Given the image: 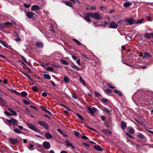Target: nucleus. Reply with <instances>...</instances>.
Segmentation results:
<instances>
[{
  "label": "nucleus",
  "mask_w": 153,
  "mask_h": 153,
  "mask_svg": "<svg viewBox=\"0 0 153 153\" xmlns=\"http://www.w3.org/2000/svg\"><path fill=\"white\" fill-rule=\"evenodd\" d=\"M85 14L86 15L89 16L92 18L97 20H101L102 19V17L100 16L99 13L97 12L93 13H92L89 12L88 13H85Z\"/></svg>",
  "instance_id": "1"
},
{
  "label": "nucleus",
  "mask_w": 153,
  "mask_h": 153,
  "mask_svg": "<svg viewBox=\"0 0 153 153\" xmlns=\"http://www.w3.org/2000/svg\"><path fill=\"white\" fill-rule=\"evenodd\" d=\"M4 121L6 124H8L10 128L11 125L16 126L17 123V120L15 119H6Z\"/></svg>",
  "instance_id": "2"
},
{
  "label": "nucleus",
  "mask_w": 153,
  "mask_h": 153,
  "mask_svg": "<svg viewBox=\"0 0 153 153\" xmlns=\"http://www.w3.org/2000/svg\"><path fill=\"white\" fill-rule=\"evenodd\" d=\"M88 110L89 112V113L91 114L92 116L94 115V113L97 112V109L94 107H92L91 108L89 106L87 107Z\"/></svg>",
  "instance_id": "3"
},
{
  "label": "nucleus",
  "mask_w": 153,
  "mask_h": 153,
  "mask_svg": "<svg viewBox=\"0 0 153 153\" xmlns=\"http://www.w3.org/2000/svg\"><path fill=\"white\" fill-rule=\"evenodd\" d=\"M29 128L36 132L40 133L41 130L38 129L36 126L33 124L29 123Z\"/></svg>",
  "instance_id": "4"
},
{
  "label": "nucleus",
  "mask_w": 153,
  "mask_h": 153,
  "mask_svg": "<svg viewBox=\"0 0 153 153\" xmlns=\"http://www.w3.org/2000/svg\"><path fill=\"white\" fill-rule=\"evenodd\" d=\"M137 137L142 140V141L145 143L146 142L147 140L145 136L142 134L139 133L137 135Z\"/></svg>",
  "instance_id": "5"
},
{
  "label": "nucleus",
  "mask_w": 153,
  "mask_h": 153,
  "mask_svg": "<svg viewBox=\"0 0 153 153\" xmlns=\"http://www.w3.org/2000/svg\"><path fill=\"white\" fill-rule=\"evenodd\" d=\"M37 123L38 124L44 127L45 129H48L49 127L46 122L41 121H38Z\"/></svg>",
  "instance_id": "6"
},
{
  "label": "nucleus",
  "mask_w": 153,
  "mask_h": 153,
  "mask_svg": "<svg viewBox=\"0 0 153 153\" xmlns=\"http://www.w3.org/2000/svg\"><path fill=\"white\" fill-rule=\"evenodd\" d=\"M125 22H127L129 25H132L133 23L134 24L135 20L132 18H129L125 19Z\"/></svg>",
  "instance_id": "7"
},
{
  "label": "nucleus",
  "mask_w": 153,
  "mask_h": 153,
  "mask_svg": "<svg viewBox=\"0 0 153 153\" xmlns=\"http://www.w3.org/2000/svg\"><path fill=\"white\" fill-rule=\"evenodd\" d=\"M40 10V7L38 5L34 4L33 5L31 8V10L32 11L35 10L39 11Z\"/></svg>",
  "instance_id": "8"
},
{
  "label": "nucleus",
  "mask_w": 153,
  "mask_h": 153,
  "mask_svg": "<svg viewBox=\"0 0 153 153\" xmlns=\"http://www.w3.org/2000/svg\"><path fill=\"white\" fill-rule=\"evenodd\" d=\"M42 145L45 149H49L50 148V144L48 142L45 141L43 143Z\"/></svg>",
  "instance_id": "9"
},
{
  "label": "nucleus",
  "mask_w": 153,
  "mask_h": 153,
  "mask_svg": "<svg viewBox=\"0 0 153 153\" xmlns=\"http://www.w3.org/2000/svg\"><path fill=\"white\" fill-rule=\"evenodd\" d=\"M35 46L36 48H42L44 47V44L42 42L37 41L36 43Z\"/></svg>",
  "instance_id": "10"
},
{
  "label": "nucleus",
  "mask_w": 153,
  "mask_h": 153,
  "mask_svg": "<svg viewBox=\"0 0 153 153\" xmlns=\"http://www.w3.org/2000/svg\"><path fill=\"white\" fill-rule=\"evenodd\" d=\"M118 25L114 22H112L110 23L109 28L116 29Z\"/></svg>",
  "instance_id": "11"
},
{
  "label": "nucleus",
  "mask_w": 153,
  "mask_h": 153,
  "mask_svg": "<svg viewBox=\"0 0 153 153\" xmlns=\"http://www.w3.org/2000/svg\"><path fill=\"white\" fill-rule=\"evenodd\" d=\"M151 57V56L150 55L149 53L146 52L143 53V59H148Z\"/></svg>",
  "instance_id": "12"
},
{
  "label": "nucleus",
  "mask_w": 153,
  "mask_h": 153,
  "mask_svg": "<svg viewBox=\"0 0 153 153\" xmlns=\"http://www.w3.org/2000/svg\"><path fill=\"white\" fill-rule=\"evenodd\" d=\"M9 140L12 144L14 145L17 143L18 139H14L11 137H10L9 138Z\"/></svg>",
  "instance_id": "13"
},
{
  "label": "nucleus",
  "mask_w": 153,
  "mask_h": 153,
  "mask_svg": "<svg viewBox=\"0 0 153 153\" xmlns=\"http://www.w3.org/2000/svg\"><path fill=\"white\" fill-rule=\"evenodd\" d=\"M102 131L105 134H110L112 133L111 131L108 129H104L102 130Z\"/></svg>",
  "instance_id": "14"
},
{
  "label": "nucleus",
  "mask_w": 153,
  "mask_h": 153,
  "mask_svg": "<svg viewBox=\"0 0 153 153\" xmlns=\"http://www.w3.org/2000/svg\"><path fill=\"white\" fill-rule=\"evenodd\" d=\"M127 131L129 133L131 134H134L135 132V130L132 127H128L127 128Z\"/></svg>",
  "instance_id": "15"
},
{
  "label": "nucleus",
  "mask_w": 153,
  "mask_h": 153,
  "mask_svg": "<svg viewBox=\"0 0 153 153\" xmlns=\"http://www.w3.org/2000/svg\"><path fill=\"white\" fill-rule=\"evenodd\" d=\"M121 126L123 129H125L127 127V125L126 123L123 121H122L121 123Z\"/></svg>",
  "instance_id": "16"
},
{
  "label": "nucleus",
  "mask_w": 153,
  "mask_h": 153,
  "mask_svg": "<svg viewBox=\"0 0 153 153\" xmlns=\"http://www.w3.org/2000/svg\"><path fill=\"white\" fill-rule=\"evenodd\" d=\"M94 149L98 151L101 152L103 150V149L101 148V146L98 145H95L94 146Z\"/></svg>",
  "instance_id": "17"
},
{
  "label": "nucleus",
  "mask_w": 153,
  "mask_h": 153,
  "mask_svg": "<svg viewBox=\"0 0 153 153\" xmlns=\"http://www.w3.org/2000/svg\"><path fill=\"white\" fill-rule=\"evenodd\" d=\"M65 143L67 146H71L74 149H75V147H74L67 139L66 140Z\"/></svg>",
  "instance_id": "18"
},
{
  "label": "nucleus",
  "mask_w": 153,
  "mask_h": 153,
  "mask_svg": "<svg viewBox=\"0 0 153 153\" xmlns=\"http://www.w3.org/2000/svg\"><path fill=\"white\" fill-rule=\"evenodd\" d=\"M0 105L2 106L5 105V101L1 97H0Z\"/></svg>",
  "instance_id": "19"
},
{
  "label": "nucleus",
  "mask_w": 153,
  "mask_h": 153,
  "mask_svg": "<svg viewBox=\"0 0 153 153\" xmlns=\"http://www.w3.org/2000/svg\"><path fill=\"white\" fill-rule=\"evenodd\" d=\"M132 4L131 3L128 2H126L124 3L123 6L125 7H128L129 6H131Z\"/></svg>",
  "instance_id": "20"
},
{
  "label": "nucleus",
  "mask_w": 153,
  "mask_h": 153,
  "mask_svg": "<svg viewBox=\"0 0 153 153\" xmlns=\"http://www.w3.org/2000/svg\"><path fill=\"white\" fill-rule=\"evenodd\" d=\"M70 80L69 78L66 76H65L63 78V81L65 83H68Z\"/></svg>",
  "instance_id": "21"
},
{
  "label": "nucleus",
  "mask_w": 153,
  "mask_h": 153,
  "mask_svg": "<svg viewBox=\"0 0 153 153\" xmlns=\"http://www.w3.org/2000/svg\"><path fill=\"white\" fill-rule=\"evenodd\" d=\"M89 16L87 15L84 18V19L88 22H91V20Z\"/></svg>",
  "instance_id": "22"
},
{
  "label": "nucleus",
  "mask_w": 153,
  "mask_h": 153,
  "mask_svg": "<svg viewBox=\"0 0 153 153\" xmlns=\"http://www.w3.org/2000/svg\"><path fill=\"white\" fill-rule=\"evenodd\" d=\"M45 136L47 139H51L52 137V136L49 133H46L45 134Z\"/></svg>",
  "instance_id": "23"
},
{
  "label": "nucleus",
  "mask_w": 153,
  "mask_h": 153,
  "mask_svg": "<svg viewBox=\"0 0 153 153\" xmlns=\"http://www.w3.org/2000/svg\"><path fill=\"white\" fill-rule=\"evenodd\" d=\"M5 27H9L12 25V23L10 22H7L4 23Z\"/></svg>",
  "instance_id": "24"
},
{
  "label": "nucleus",
  "mask_w": 153,
  "mask_h": 153,
  "mask_svg": "<svg viewBox=\"0 0 153 153\" xmlns=\"http://www.w3.org/2000/svg\"><path fill=\"white\" fill-rule=\"evenodd\" d=\"M114 92L115 93L118 94L119 96H121L123 95V94L120 91L117 90H114Z\"/></svg>",
  "instance_id": "25"
},
{
  "label": "nucleus",
  "mask_w": 153,
  "mask_h": 153,
  "mask_svg": "<svg viewBox=\"0 0 153 153\" xmlns=\"http://www.w3.org/2000/svg\"><path fill=\"white\" fill-rule=\"evenodd\" d=\"M43 77L45 79H50L51 78V77L50 75L47 74H45L43 75Z\"/></svg>",
  "instance_id": "26"
},
{
  "label": "nucleus",
  "mask_w": 153,
  "mask_h": 153,
  "mask_svg": "<svg viewBox=\"0 0 153 153\" xmlns=\"http://www.w3.org/2000/svg\"><path fill=\"white\" fill-rule=\"evenodd\" d=\"M65 4L66 5L70 7H72L73 5L72 3L67 1H65Z\"/></svg>",
  "instance_id": "27"
},
{
  "label": "nucleus",
  "mask_w": 153,
  "mask_h": 153,
  "mask_svg": "<svg viewBox=\"0 0 153 153\" xmlns=\"http://www.w3.org/2000/svg\"><path fill=\"white\" fill-rule=\"evenodd\" d=\"M143 19H140L137 21L135 20V22H134V24H140L142 23L143 22Z\"/></svg>",
  "instance_id": "28"
},
{
  "label": "nucleus",
  "mask_w": 153,
  "mask_h": 153,
  "mask_svg": "<svg viewBox=\"0 0 153 153\" xmlns=\"http://www.w3.org/2000/svg\"><path fill=\"white\" fill-rule=\"evenodd\" d=\"M94 94L96 97H102L100 94L98 92L95 91L94 92Z\"/></svg>",
  "instance_id": "29"
},
{
  "label": "nucleus",
  "mask_w": 153,
  "mask_h": 153,
  "mask_svg": "<svg viewBox=\"0 0 153 153\" xmlns=\"http://www.w3.org/2000/svg\"><path fill=\"white\" fill-rule=\"evenodd\" d=\"M34 15L35 16H36V15L34 13L32 12H29V19H31V18L34 17L33 15Z\"/></svg>",
  "instance_id": "30"
},
{
  "label": "nucleus",
  "mask_w": 153,
  "mask_h": 153,
  "mask_svg": "<svg viewBox=\"0 0 153 153\" xmlns=\"http://www.w3.org/2000/svg\"><path fill=\"white\" fill-rule=\"evenodd\" d=\"M105 93L108 94V93H110L112 92V90L109 88L107 89L104 91Z\"/></svg>",
  "instance_id": "31"
},
{
  "label": "nucleus",
  "mask_w": 153,
  "mask_h": 153,
  "mask_svg": "<svg viewBox=\"0 0 153 153\" xmlns=\"http://www.w3.org/2000/svg\"><path fill=\"white\" fill-rule=\"evenodd\" d=\"M32 88L33 91L34 92H37L39 91L38 88L36 86H33L32 87Z\"/></svg>",
  "instance_id": "32"
},
{
  "label": "nucleus",
  "mask_w": 153,
  "mask_h": 153,
  "mask_svg": "<svg viewBox=\"0 0 153 153\" xmlns=\"http://www.w3.org/2000/svg\"><path fill=\"white\" fill-rule=\"evenodd\" d=\"M143 36L145 37H146L148 39H149L150 37V33H146L145 34H144Z\"/></svg>",
  "instance_id": "33"
},
{
  "label": "nucleus",
  "mask_w": 153,
  "mask_h": 153,
  "mask_svg": "<svg viewBox=\"0 0 153 153\" xmlns=\"http://www.w3.org/2000/svg\"><path fill=\"white\" fill-rule=\"evenodd\" d=\"M60 62H61V63L63 64L66 65H68V63L66 62V61L64 59H61L60 60Z\"/></svg>",
  "instance_id": "34"
},
{
  "label": "nucleus",
  "mask_w": 153,
  "mask_h": 153,
  "mask_svg": "<svg viewBox=\"0 0 153 153\" xmlns=\"http://www.w3.org/2000/svg\"><path fill=\"white\" fill-rule=\"evenodd\" d=\"M14 131L17 134H20L21 133V131L17 128H14Z\"/></svg>",
  "instance_id": "35"
},
{
  "label": "nucleus",
  "mask_w": 153,
  "mask_h": 153,
  "mask_svg": "<svg viewBox=\"0 0 153 153\" xmlns=\"http://www.w3.org/2000/svg\"><path fill=\"white\" fill-rule=\"evenodd\" d=\"M79 82L84 85H85L84 80L81 76L80 77Z\"/></svg>",
  "instance_id": "36"
},
{
  "label": "nucleus",
  "mask_w": 153,
  "mask_h": 153,
  "mask_svg": "<svg viewBox=\"0 0 153 153\" xmlns=\"http://www.w3.org/2000/svg\"><path fill=\"white\" fill-rule=\"evenodd\" d=\"M5 28V27L4 23L0 24V29H4Z\"/></svg>",
  "instance_id": "37"
},
{
  "label": "nucleus",
  "mask_w": 153,
  "mask_h": 153,
  "mask_svg": "<svg viewBox=\"0 0 153 153\" xmlns=\"http://www.w3.org/2000/svg\"><path fill=\"white\" fill-rule=\"evenodd\" d=\"M75 114L81 120L83 121L84 120V118L82 117V116L80 114Z\"/></svg>",
  "instance_id": "38"
},
{
  "label": "nucleus",
  "mask_w": 153,
  "mask_h": 153,
  "mask_svg": "<svg viewBox=\"0 0 153 153\" xmlns=\"http://www.w3.org/2000/svg\"><path fill=\"white\" fill-rule=\"evenodd\" d=\"M108 100L107 99L104 98H103L100 100L101 102L103 103H106L108 101Z\"/></svg>",
  "instance_id": "39"
},
{
  "label": "nucleus",
  "mask_w": 153,
  "mask_h": 153,
  "mask_svg": "<svg viewBox=\"0 0 153 153\" xmlns=\"http://www.w3.org/2000/svg\"><path fill=\"white\" fill-rule=\"evenodd\" d=\"M46 70L48 71L53 72V69L52 67H49L47 68Z\"/></svg>",
  "instance_id": "40"
},
{
  "label": "nucleus",
  "mask_w": 153,
  "mask_h": 153,
  "mask_svg": "<svg viewBox=\"0 0 153 153\" xmlns=\"http://www.w3.org/2000/svg\"><path fill=\"white\" fill-rule=\"evenodd\" d=\"M21 95L23 97H25L27 96V93L25 91H22L21 93Z\"/></svg>",
  "instance_id": "41"
},
{
  "label": "nucleus",
  "mask_w": 153,
  "mask_h": 153,
  "mask_svg": "<svg viewBox=\"0 0 153 153\" xmlns=\"http://www.w3.org/2000/svg\"><path fill=\"white\" fill-rule=\"evenodd\" d=\"M126 135L128 136V137L131 138V139H135V138L134 137L132 136V135H131L130 134H129L128 133V132H126Z\"/></svg>",
  "instance_id": "42"
},
{
  "label": "nucleus",
  "mask_w": 153,
  "mask_h": 153,
  "mask_svg": "<svg viewBox=\"0 0 153 153\" xmlns=\"http://www.w3.org/2000/svg\"><path fill=\"white\" fill-rule=\"evenodd\" d=\"M0 43L3 46H4L6 48H8L7 44L4 43L3 41L2 40H0Z\"/></svg>",
  "instance_id": "43"
},
{
  "label": "nucleus",
  "mask_w": 153,
  "mask_h": 153,
  "mask_svg": "<svg viewBox=\"0 0 153 153\" xmlns=\"http://www.w3.org/2000/svg\"><path fill=\"white\" fill-rule=\"evenodd\" d=\"M71 67L74 69L76 70L77 71L79 70V68L78 66L75 65H72Z\"/></svg>",
  "instance_id": "44"
},
{
  "label": "nucleus",
  "mask_w": 153,
  "mask_h": 153,
  "mask_svg": "<svg viewBox=\"0 0 153 153\" xmlns=\"http://www.w3.org/2000/svg\"><path fill=\"white\" fill-rule=\"evenodd\" d=\"M73 40H74L80 46L81 45L82 43L77 40L76 39H73Z\"/></svg>",
  "instance_id": "45"
},
{
  "label": "nucleus",
  "mask_w": 153,
  "mask_h": 153,
  "mask_svg": "<svg viewBox=\"0 0 153 153\" xmlns=\"http://www.w3.org/2000/svg\"><path fill=\"white\" fill-rule=\"evenodd\" d=\"M107 85H108V86L111 88L113 89L115 88V87L112 86L111 84V83H108Z\"/></svg>",
  "instance_id": "46"
},
{
  "label": "nucleus",
  "mask_w": 153,
  "mask_h": 153,
  "mask_svg": "<svg viewBox=\"0 0 153 153\" xmlns=\"http://www.w3.org/2000/svg\"><path fill=\"white\" fill-rule=\"evenodd\" d=\"M29 107L32 108L33 109L35 110V111H37L38 110V109L36 107L32 105H29Z\"/></svg>",
  "instance_id": "47"
},
{
  "label": "nucleus",
  "mask_w": 153,
  "mask_h": 153,
  "mask_svg": "<svg viewBox=\"0 0 153 153\" xmlns=\"http://www.w3.org/2000/svg\"><path fill=\"white\" fill-rule=\"evenodd\" d=\"M102 110L106 113H109L110 112V111L106 108H104Z\"/></svg>",
  "instance_id": "48"
},
{
  "label": "nucleus",
  "mask_w": 153,
  "mask_h": 153,
  "mask_svg": "<svg viewBox=\"0 0 153 153\" xmlns=\"http://www.w3.org/2000/svg\"><path fill=\"white\" fill-rule=\"evenodd\" d=\"M4 114H6V115L8 116H11L12 115L9 112L7 111H5Z\"/></svg>",
  "instance_id": "49"
},
{
  "label": "nucleus",
  "mask_w": 153,
  "mask_h": 153,
  "mask_svg": "<svg viewBox=\"0 0 153 153\" xmlns=\"http://www.w3.org/2000/svg\"><path fill=\"white\" fill-rule=\"evenodd\" d=\"M23 102L26 105H28L29 104V102L27 100L23 99Z\"/></svg>",
  "instance_id": "50"
},
{
  "label": "nucleus",
  "mask_w": 153,
  "mask_h": 153,
  "mask_svg": "<svg viewBox=\"0 0 153 153\" xmlns=\"http://www.w3.org/2000/svg\"><path fill=\"white\" fill-rule=\"evenodd\" d=\"M81 137L83 139L85 140H87L88 139V138L87 137L84 135H82Z\"/></svg>",
  "instance_id": "51"
},
{
  "label": "nucleus",
  "mask_w": 153,
  "mask_h": 153,
  "mask_svg": "<svg viewBox=\"0 0 153 153\" xmlns=\"http://www.w3.org/2000/svg\"><path fill=\"white\" fill-rule=\"evenodd\" d=\"M74 133L75 135L76 136H78L79 134V133L76 131H74Z\"/></svg>",
  "instance_id": "52"
},
{
  "label": "nucleus",
  "mask_w": 153,
  "mask_h": 153,
  "mask_svg": "<svg viewBox=\"0 0 153 153\" xmlns=\"http://www.w3.org/2000/svg\"><path fill=\"white\" fill-rule=\"evenodd\" d=\"M147 18V20L148 21H151L152 19V18L150 17V16H147L146 17Z\"/></svg>",
  "instance_id": "53"
},
{
  "label": "nucleus",
  "mask_w": 153,
  "mask_h": 153,
  "mask_svg": "<svg viewBox=\"0 0 153 153\" xmlns=\"http://www.w3.org/2000/svg\"><path fill=\"white\" fill-rule=\"evenodd\" d=\"M11 112L12 113V114H13V115H16V112L15 111H14V110H13L12 111H11Z\"/></svg>",
  "instance_id": "54"
},
{
  "label": "nucleus",
  "mask_w": 153,
  "mask_h": 153,
  "mask_svg": "<svg viewBox=\"0 0 153 153\" xmlns=\"http://www.w3.org/2000/svg\"><path fill=\"white\" fill-rule=\"evenodd\" d=\"M57 131L59 133L61 134H63V132L62 131V130L60 129H57Z\"/></svg>",
  "instance_id": "55"
},
{
  "label": "nucleus",
  "mask_w": 153,
  "mask_h": 153,
  "mask_svg": "<svg viewBox=\"0 0 153 153\" xmlns=\"http://www.w3.org/2000/svg\"><path fill=\"white\" fill-rule=\"evenodd\" d=\"M24 7L26 8H29V4H27L26 3H24Z\"/></svg>",
  "instance_id": "56"
},
{
  "label": "nucleus",
  "mask_w": 153,
  "mask_h": 153,
  "mask_svg": "<svg viewBox=\"0 0 153 153\" xmlns=\"http://www.w3.org/2000/svg\"><path fill=\"white\" fill-rule=\"evenodd\" d=\"M83 58L84 60H85V59H88V58L85 54V55H84V56H83Z\"/></svg>",
  "instance_id": "57"
},
{
  "label": "nucleus",
  "mask_w": 153,
  "mask_h": 153,
  "mask_svg": "<svg viewBox=\"0 0 153 153\" xmlns=\"http://www.w3.org/2000/svg\"><path fill=\"white\" fill-rule=\"evenodd\" d=\"M108 22H105V24L104 25H102L103 26L105 27H106L108 25Z\"/></svg>",
  "instance_id": "58"
},
{
  "label": "nucleus",
  "mask_w": 153,
  "mask_h": 153,
  "mask_svg": "<svg viewBox=\"0 0 153 153\" xmlns=\"http://www.w3.org/2000/svg\"><path fill=\"white\" fill-rule=\"evenodd\" d=\"M15 40L16 41L20 42L21 40V39L20 38L18 37L17 38L15 39Z\"/></svg>",
  "instance_id": "59"
},
{
  "label": "nucleus",
  "mask_w": 153,
  "mask_h": 153,
  "mask_svg": "<svg viewBox=\"0 0 153 153\" xmlns=\"http://www.w3.org/2000/svg\"><path fill=\"white\" fill-rule=\"evenodd\" d=\"M23 74L25 75V76H27L28 78H29V75L27 73H26L25 72H23Z\"/></svg>",
  "instance_id": "60"
},
{
  "label": "nucleus",
  "mask_w": 153,
  "mask_h": 153,
  "mask_svg": "<svg viewBox=\"0 0 153 153\" xmlns=\"http://www.w3.org/2000/svg\"><path fill=\"white\" fill-rule=\"evenodd\" d=\"M90 9L92 10H95L96 9V7L95 6H92L90 7Z\"/></svg>",
  "instance_id": "61"
},
{
  "label": "nucleus",
  "mask_w": 153,
  "mask_h": 153,
  "mask_svg": "<svg viewBox=\"0 0 153 153\" xmlns=\"http://www.w3.org/2000/svg\"><path fill=\"white\" fill-rule=\"evenodd\" d=\"M64 114H66V116H68L69 114V113L68 112V111H64Z\"/></svg>",
  "instance_id": "62"
},
{
  "label": "nucleus",
  "mask_w": 153,
  "mask_h": 153,
  "mask_svg": "<svg viewBox=\"0 0 153 153\" xmlns=\"http://www.w3.org/2000/svg\"><path fill=\"white\" fill-rule=\"evenodd\" d=\"M47 95V94L45 92H43L42 94V95L44 97H45Z\"/></svg>",
  "instance_id": "63"
},
{
  "label": "nucleus",
  "mask_w": 153,
  "mask_h": 153,
  "mask_svg": "<svg viewBox=\"0 0 153 153\" xmlns=\"http://www.w3.org/2000/svg\"><path fill=\"white\" fill-rule=\"evenodd\" d=\"M72 97L74 99H76L77 98V97L76 95L73 94L72 95Z\"/></svg>",
  "instance_id": "64"
}]
</instances>
